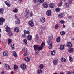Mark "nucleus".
I'll use <instances>...</instances> for the list:
<instances>
[{
  "label": "nucleus",
  "instance_id": "5701e85b",
  "mask_svg": "<svg viewBox=\"0 0 74 74\" xmlns=\"http://www.w3.org/2000/svg\"><path fill=\"white\" fill-rule=\"evenodd\" d=\"M40 21L42 23H44L45 21V19L44 18L42 17L40 18Z\"/></svg>",
  "mask_w": 74,
  "mask_h": 74
},
{
  "label": "nucleus",
  "instance_id": "f3484780",
  "mask_svg": "<svg viewBox=\"0 0 74 74\" xmlns=\"http://www.w3.org/2000/svg\"><path fill=\"white\" fill-rule=\"evenodd\" d=\"M24 60L27 62H29L30 61V58L28 57H26L24 58Z\"/></svg>",
  "mask_w": 74,
  "mask_h": 74
},
{
  "label": "nucleus",
  "instance_id": "680f3d73",
  "mask_svg": "<svg viewBox=\"0 0 74 74\" xmlns=\"http://www.w3.org/2000/svg\"><path fill=\"white\" fill-rule=\"evenodd\" d=\"M22 1V0H19L18 1L17 3H21V2Z\"/></svg>",
  "mask_w": 74,
  "mask_h": 74
},
{
  "label": "nucleus",
  "instance_id": "e433bc0d",
  "mask_svg": "<svg viewBox=\"0 0 74 74\" xmlns=\"http://www.w3.org/2000/svg\"><path fill=\"white\" fill-rule=\"evenodd\" d=\"M11 48L12 49V50H14V49H15V45L14 44H13V45H11Z\"/></svg>",
  "mask_w": 74,
  "mask_h": 74
},
{
  "label": "nucleus",
  "instance_id": "1a4fd4ad",
  "mask_svg": "<svg viewBox=\"0 0 74 74\" xmlns=\"http://www.w3.org/2000/svg\"><path fill=\"white\" fill-rule=\"evenodd\" d=\"M43 7L45 8H47L48 7V3L47 2H44L43 4Z\"/></svg>",
  "mask_w": 74,
  "mask_h": 74
},
{
  "label": "nucleus",
  "instance_id": "c85d7f7f",
  "mask_svg": "<svg viewBox=\"0 0 74 74\" xmlns=\"http://www.w3.org/2000/svg\"><path fill=\"white\" fill-rule=\"evenodd\" d=\"M69 59L70 62H72L73 61V59L72 58V57H71V56H69Z\"/></svg>",
  "mask_w": 74,
  "mask_h": 74
},
{
  "label": "nucleus",
  "instance_id": "58836bf2",
  "mask_svg": "<svg viewBox=\"0 0 74 74\" xmlns=\"http://www.w3.org/2000/svg\"><path fill=\"white\" fill-rule=\"evenodd\" d=\"M60 8H57L56 9V12H59L60 11Z\"/></svg>",
  "mask_w": 74,
  "mask_h": 74
},
{
  "label": "nucleus",
  "instance_id": "49530a36",
  "mask_svg": "<svg viewBox=\"0 0 74 74\" xmlns=\"http://www.w3.org/2000/svg\"><path fill=\"white\" fill-rule=\"evenodd\" d=\"M62 4H63V2H61L60 3L58 4V6L59 7H61L62 6Z\"/></svg>",
  "mask_w": 74,
  "mask_h": 74
},
{
  "label": "nucleus",
  "instance_id": "a19ab883",
  "mask_svg": "<svg viewBox=\"0 0 74 74\" xmlns=\"http://www.w3.org/2000/svg\"><path fill=\"white\" fill-rule=\"evenodd\" d=\"M60 23H61V24H63V25L65 23V22L64 21V20H62L60 21Z\"/></svg>",
  "mask_w": 74,
  "mask_h": 74
},
{
  "label": "nucleus",
  "instance_id": "2f4dec72",
  "mask_svg": "<svg viewBox=\"0 0 74 74\" xmlns=\"http://www.w3.org/2000/svg\"><path fill=\"white\" fill-rule=\"evenodd\" d=\"M65 5L66 7L68 8H69V7H70V5H69V4L67 3H65Z\"/></svg>",
  "mask_w": 74,
  "mask_h": 74
},
{
  "label": "nucleus",
  "instance_id": "b1692460",
  "mask_svg": "<svg viewBox=\"0 0 74 74\" xmlns=\"http://www.w3.org/2000/svg\"><path fill=\"white\" fill-rule=\"evenodd\" d=\"M15 23L16 25H18L20 23V19H17L16 20Z\"/></svg>",
  "mask_w": 74,
  "mask_h": 74
},
{
  "label": "nucleus",
  "instance_id": "4c0bfd02",
  "mask_svg": "<svg viewBox=\"0 0 74 74\" xmlns=\"http://www.w3.org/2000/svg\"><path fill=\"white\" fill-rule=\"evenodd\" d=\"M53 63L54 65H57V60H53Z\"/></svg>",
  "mask_w": 74,
  "mask_h": 74
},
{
  "label": "nucleus",
  "instance_id": "8fccbe9b",
  "mask_svg": "<svg viewBox=\"0 0 74 74\" xmlns=\"http://www.w3.org/2000/svg\"><path fill=\"white\" fill-rule=\"evenodd\" d=\"M49 46H48V48L49 49H51L52 47V45H49Z\"/></svg>",
  "mask_w": 74,
  "mask_h": 74
},
{
  "label": "nucleus",
  "instance_id": "2eb2a0df",
  "mask_svg": "<svg viewBox=\"0 0 74 74\" xmlns=\"http://www.w3.org/2000/svg\"><path fill=\"white\" fill-rule=\"evenodd\" d=\"M23 32H24V34H25V35L27 34H27H28V35H29V34H30V32L29 31H26V30H24Z\"/></svg>",
  "mask_w": 74,
  "mask_h": 74
},
{
  "label": "nucleus",
  "instance_id": "09e8293b",
  "mask_svg": "<svg viewBox=\"0 0 74 74\" xmlns=\"http://www.w3.org/2000/svg\"><path fill=\"white\" fill-rule=\"evenodd\" d=\"M8 34H9V36H12L13 34H12V33L11 32H10L8 33Z\"/></svg>",
  "mask_w": 74,
  "mask_h": 74
},
{
  "label": "nucleus",
  "instance_id": "a18cd8bd",
  "mask_svg": "<svg viewBox=\"0 0 74 74\" xmlns=\"http://www.w3.org/2000/svg\"><path fill=\"white\" fill-rule=\"evenodd\" d=\"M35 37L37 40H38V39H39V37H38V34H37L36 35Z\"/></svg>",
  "mask_w": 74,
  "mask_h": 74
},
{
  "label": "nucleus",
  "instance_id": "7c9ffc66",
  "mask_svg": "<svg viewBox=\"0 0 74 74\" xmlns=\"http://www.w3.org/2000/svg\"><path fill=\"white\" fill-rule=\"evenodd\" d=\"M43 49V47L41 46H40L39 47H38V51H40L41 50H42Z\"/></svg>",
  "mask_w": 74,
  "mask_h": 74
},
{
  "label": "nucleus",
  "instance_id": "79ce46f5",
  "mask_svg": "<svg viewBox=\"0 0 74 74\" xmlns=\"http://www.w3.org/2000/svg\"><path fill=\"white\" fill-rule=\"evenodd\" d=\"M13 11L15 13H17L18 12V9L16 8L15 10H13Z\"/></svg>",
  "mask_w": 74,
  "mask_h": 74
},
{
  "label": "nucleus",
  "instance_id": "c03bdc74",
  "mask_svg": "<svg viewBox=\"0 0 74 74\" xmlns=\"http://www.w3.org/2000/svg\"><path fill=\"white\" fill-rule=\"evenodd\" d=\"M68 1L69 4H71L73 2V0H68Z\"/></svg>",
  "mask_w": 74,
  "mask_h": 74
},
{
  "label": "nucleus",
  "instance_id": "603ef678",
  "mask_svg": "<svg viewBox=\"0 0 74 74\" xmlns=\"http://www.w3.org/2000/svg\"><path fill=\"white\" fill-rule=\"evenodd\" d=\"M41 46L42 47H44L45 46V43H44V42H43L41 43Z\"/></svg>",
  "mask_w": 74,
  "mask_h": 74
},
{
  "label": "nucleus",
  "instance_id": "20e7f679",
  "mask_svg": "<svg viewBox=\"0 0 74 74\" xmlns=\"http://www.w3.org/2000/svg\"><path fill=\"white\" fill-rule=\"evenodd\" d=\"M51 14V11L50 10H49L46 12V15L47 16H50Z\"/></svg>",
  "mask_w": 74,
  "mask_h": 74
},
{
  "label": "nucleus",
  "instance_id": "0e129e2a",
  "mask_svg": "<svg viewBox=\"0 0 74 74\" xmlns=\"http://www.w3.org/2000/svg\"><path fill=\"white\" fill-rule=\"evenodd\" d=\"M35 53H36H36L37 54H38V51H37V50H35Z\"/></svg>",
  "mask_w": 74,
  "mask_h": 74
},
{
  "label": "nucleus",
  "instance_id": "69168bd1",
  "mask_svg": "<svg viewBox=\"0 0 74 74\" xmlns=\"http://www.w3.org/2000/svg\"><path fill=\"white\" fill-rule=\"evenodd\" d=\"M5 73V72L2 71L1 72V74H4Z\"/></svg>",
  "mask_w": 74,
  "mask_h": 74
},
{
  "label": "nucleus",
  "instance_id": "774afa93",
  "mask_svg": "<svg viewBox=\"0 0 74 74\" xmlns=\"http://www.w3.org/2000/svg\"><path fill=\"white\" fill-rule=\"evenodd\" d=\"M72 27H73V28H74V23H73L72 24Z\"/></svg>",
  "mask_w": 74,
  "mask_h": 74
},
{
  "label": "nucleus",
  "instance_id": "9b49d317",
  "mask_svg": "<svg viewBox=\"0 0 74 74\" xmlns=\"http://www.w3.org/2000/svg\"><path fill=\"white\" fill-rule=\"evenodd\" d=\"M4 67L7 70H9L10 68V65L7 64H5V65Z\"/></svg>",
  "mask_w": 74,
  "mask_h": 74
},
{
  "label": "nucleus",
  "instance_id": "338daca9",
  "mask_svg": "<svg viewBox=\"0 0 74 74\" xmlns=\"http://www.w3.org/2000/svg\"><path fill=\"white\" fill-rule=\"evenodd\" d=\"M66 74H71V72H70V71H68L66 73Z\"/></svg>",
  "mask_w": 74,
  "mask_h": 74
},
{
  "label": "nucleus",
  "instance_id": "f257e3e1",
  "mask_svg": "<svg viewBox=\"0 0 74 74\" xmlns=\"http://www.w3.org/2000/svg\"><path fill=\"white\" fill-rule=\"evenodd\" d=\"M5 22V19L3 17H0V25L2 26L3 23Z\"/></svg>",
  "mask_w": 74,
  "mask_h": 74
},
{
  "label": "nucleus",
  "instance_id": "6e6552de",
  "mask_svg": "<svg viewBox=\"0 0 74 74\" xmlns=\"http://www.w3.org/2000/svg\"><path fill=\"white\" fill-rule=\"evenodd\" d=\"M66 45L68 48H70L72 47V44L70 42H68L66 44Z\"/></svg>",
  "mask_w": 74,
  "mask_h": 74
},
{
  "label": "nucleus",
  "instance_id": "72a5a7b5",
  "mask_svg": "<svg viewBox=\"0 0 74 74\" xmlns=\"http://www.w3.org/2000/svg\"><path fill=\"white\" fill-rule=\"evenodd\" d=\"M13 56L14 57H17V54L15 51H14L13 53Z\"/></svg>",
  "mask_w": 74,
  "mask_h": 74
},
{
  "label": "nucleus",
  "instance_id": "412c9836",
  "mask_svg": "<svg viewBox=\"0 0 74 74\" xmlns=\"http://www.w3.org/2000/svg\"><path fill=\"white\" fill-rule=\"evenodd\" d=\"M61 60L62 62H65L66 61V60L65 58L62 57L61 58Z\"/></svg>",
  "mask_w": 74,
  "mask_h": 74
},
{
  "label": "nucleus",
  "instance_id": "e2e57ef3",
  "mask_svg": "<svg viewBox=\"0 0 74 74\" xmlns=\"http://www.w3.org/2000/svg\"><path fill=\"white\" fill-rule=\"evenodd\" d=\"M68 18L69 19H72V18H73V17L71 16H69L68 17Z\"/></svg>",
  "mask_w": 74,
  "mask_h": 74
},
{
  "label": "nucleus",
  "instance_id": "ea45409f",
  "mask_svg": "<svg viewBox=\"0 0 74 74\" xmlns=\"http://www.w3.org/2000/svg\"><path fill=\"white\" fill-rule=\"evenodd\" d=\"M48 38L49 39V40H52L53 38V36L51 35L50 37H48Z\"/></svg>",
  "mask_w": 74,
  "mask_h": 74
},
{
  "label": "nucleus",
  "instance_id": "bb28decb",
  "mask_svg": "<svg viewBox=\"0 0 74 74\" xmlns=\"http://www.w3.org/2000/svg\"><path fill=\"white\" fill-rule=\"evenodd\" d=\"M37 73L38 74H41L42 73V70L40 69H38Z\"/></svg>",
  "mask_w": 74,
  "mask_h": 74
},
{
  "label": "nucleus",
  "instance_id": "3c124183",
  "mask_svg": "<svg viewBox=\"0 0 74 74\" xmlns=\"http://www.w3.org/2000/svg\"><path fill=\"white\" fill-rule=\"evenodd\" d=\"M26 12L27 13V14L29 15V13L30 12V11L29 10H27L26 11Z\"/></svg>",
  "mask_w": 74,
  "mask_h": 74
},
{
  "label": "nucleus",
  "instance_id": "c756f323",
  "mask_svg": "<svg viewBox=\"0 0 74 74\" xmlns=\"http://www.w3.org/2000/svg\"><path fill=\"white\" fill-rule=\"evenodd\" d=\"M12 42L11 41V40L10 39H8V44H11Z\"/></svg>",
  "mask_w": 74,
  "mask_h": 74
},
{
  "label": "nucleus",
  "instance_id": "39448f33",
  "mask_svg": "<svg viewBox=\"0 0 74 74\" xmlns=\"http://www.w3.org/2000/svg\"><path fill=\"white\" fill-rule=\"evenodd\" d=\"M20 67L22 70H25L26 68V65L25 64H21L20 65Z\"/></svg>",
  "mask_w": 74,
  "mask_h": 74
},
{
  "label": "nucleus",
  "instance_id": "6ab92c4d",
  "mask_svg": "<svg viewBox=\"0 0 74 74\" xmlns=\"http://www.w3.org/2000/svg\"><path fill=\"white\" fill-rule=\"evenodd\" d=\"M74 51V49L73 48H70L68 49V51L69 52V53H71V52H73Z\"/></svg>",
  "mask_w": 74,
  "mask_h": 74
},
{
  "label": "nucleus",
  "instance_id": "dca6fc26",
  "mask_svg": "<svg viewBox=\"0 0 74 74\" xmlns=\"http://www.w3.org/2000/svg\"><path fill=\"white\" fill-rule=\"evenodd\" d=\"M30 34L28 35L27 36V38L28 40L31 41H32V35H29Z\"/></svg>",
  "mask_w": 74,
  "mask_h": 74
},
{
  "label": "nucleus",
  "instance_id": "a211bd4d",
  "mask_svg": "<svg viewBox=\"0 0 74 74\" xmlns=\"http://www.w3.org/2000/svg\"><path fill=\"white\" fill-rule=\"evenodd\" d=\"M5 29H6V31L7 32H9L10 31V28L8 26L6 27Z\"/></svg>",
  "mask_w": 74,
  "mask_h": 74
},
{
  "label": "nucleus",
  "instance_id": "13d9d810",
  "mask_svg": "<svg viewBox=\"0 0 74 74\" xmlns=\"http://www.w3.org/2000/svg\"><path fill=\"white\" fill-rule=\"evenodd\" d=\"M25 19H27L28 18V14H27L25 16Z\"/></svg>",
  "mask_w": 74,
  "mask_h": 74
},
{
  "label": "nucleus",
  "instance_id": "393cba45",
  "mask_svg": "<svg viewBox=\"0 0 74 74\" xmlns=\"http://www.w3.org/2000/svg\"><path fill=\"white\" fill-rule=\"evenodd\" d=\"M53 3H50L49 4V7L50 8H53V5H54Z\"/></svg>",
  "mask_w": 74,
  "mask_h": 74
},
{
  "label": "nucleus",
  "instance_id": "052dcab7",
  "mask_svg": "<svg viewBox=\"0 0 74 74\" xmlns=\"http://www.w3.org/2000/svg\"><path fill=\"white\" fill-rule=\"evenodd\" d=\"M40 41H41V39H38V40H37V42H40Z\"/></svg>",
  "mask_w": 74,
  "mask_h": 74
},
{
  "label": "nucleus",
  "instance_id": "37998d69",
  "mask_svg": "<svg viewBox=\"0 0 74 74\" xmlns=\"http://www.w3.org/2000/svg\"><path fill=\"white\" fill-rule=\"evenodd\" d=\"M60 34L61 35H62V36L64 35V34H65V32L64 31L61 32Z\"/></svg>",
  "mask_w": 74,
  "mask_h": 74
},
{
  "label": "nucleus",
  "instance_id": "a878e982",
  "mask_svg": "<svg viewBox=\"0 0 74 74\" xmlns=\"http://www.w3.org/2000/svg\"><path fill=\"white\" fill-rule=\"evenodd\" d=\"M56 40L57 42H59L60 41V36L58 37L56 39Z\"/></svg>",
  "mask_w": 74,
  "mask_h": 74
},
{
  "label": "nucleus",
  "instance_id": "c9c22d12",
  "mask_svg": "<svg viewBox=\"0 0 74 74\" xmlns=\"http://www.w3.org/2000/svg\"><path fill=\"white\" fill-rule=\"evenodd\" d=\"M23 41L24 43L26 45H27V40L26 39H25L23 40Z\"/></svg>",
  "mask_w": 74,
  "mask_h": 74
},
{
  "label": "nucleus",
  "instance_id": "0eeeda50",
  "mask_svg": "<svg viewBox=\"0 0 74 74\" xmlns=\"http://www.w3.org/2000/svg\"><path fill=\"white\" fill-rule=\"evenodd\" d=\"M33 47L34 50H38V47H39V45H34Z\"/></svg>",
  "mask_w": 74,
  "mask_h": 74
},
{
  "label": "nucleus",
  "instance_id": "de8ad7c7",
  "mask_svg": "<svg viewBox=\"0 0 74 74\" xmlns=\"http://www.w3.org/2000/svg\"><path fill=\"white\" fill-rule=\"evenodd\" d=\"M38 1L40 3H42L44 1V0H38Z\"/></svg>",
  "mask_w": 74,
  "mask_h": 74
},
{
  "label": "nucleus",
  "instance_id": "6e6d98bb",
  "mask_svg": "<svg viewBox=\"0 0 74 74\" xmlns=\"http://www.w3.org/2000/svg\"><path fill=\"white\" fill-rule=\"evenodd\" d=\"M26 34H23L22 35V36L23 37H26Z\"/></svg>",
  "mask_w": 74,
  "mask_h": 74
},
{
  "label": "nucleus",
  "instance_id": "ddd939ff",
  "mask_svg": "<svg viewBox=\"0 0 74 74\" xmlns=\"http://www.w3.org/2000/svg\"><path fill=\"white\" fill-rule=\"evenodd\" d=\"M5 4L8 7H10L11 6V3H8L7 2V1H5Z\"/></svg>",
  "mask_w": 74,
  "mask_h": 74
},
{
  "label": "nucleus",
  "instance_id": "aec40b11",
  "mask_svg": "<svg viewBox=\"0 0 74 74\" xmlns=\"http://www.w3.org/2000/svg\"><path fill=\"white\" fill-rule=\"evenodd\" d=\"M64 48V46L63 45H61L60 47V50H63Z\"/></svg>",
  "mask_w": 74,
  "mask_h": 74
},
{
  "label": "nucleus",
  "instance_id": "4468645a",
  "mask_svg": "<svg viewBox=\"0 0 74 74\" xmlns=\"http://www.w3.org/2000/svg\"><path fill=\"white\" fill-rule=\"evenodd\" d=\"M13 69L15 71L16 70H18V66L16 64L14 65V66Z\"/></svg>",
  "mask_w": 74,
  "mask_h": 74
},
{
  "label": "nucleus",
  "instance_id": "423d86ee",
  "mask_svg": "<svg viewBox=\"0 0 74 74\" xmlns=\"http://www.w3.org/2000/svg\"><path fill=\"white\" fill-rule=\"evenodd\" d=\"M64 16H65L64 13H61L58 15V17H59L60 18H62Z\"/></svg>",
  "mask_w": 74,
  "mask_h": 74
},
{
  "label": "nucleus",
  "instance_id": "473e14b6",
  "mask_svg": "<svg viewBox=\"0 0 74 74\" xmlns=\"http://www.w3.org/2000/svg\"><path fill=\"white\" fill-rule=\"evenodd\" d=\"M39 68L40 69H43V68H44V65L42 64H40L39 65Z\"/></svg>",
  "mask_w": 74,
  "mask_h": 74
},
{
  "label": "nucleus",
  "instance_id": "cd10ccee",
  "mask_svg": "<svg viewBox=\"0 0 74 74\" xmlns=\"http://www.w3.org/2000/svg\"><path fill=\"white\" fill-rule=\"evenodd\" d=\"M4 10L3 8L0 9V13L1 14H3Z\"/></svg>",
  "mask_w": 74,
  "mask_h": 74
},
{
  "label": "nucleus",
  "instance_id": "9d476101",
  "mask_svg": "<svg viewBox=\"0 0 74 74\" xmlns=\"http://www.w3.org/2000/svg\"><path fill=\"white\" fill-rule=\"evenodd\" d=\"M14 31L16 33H18L19 32V27H16L14 29Z\"/></svg>",
  "mask_w": 74,
  "mask_h": 74
},
{
  "label": "nucleus",
  "instance_id": "f704fd0d",
  "mask_svg": "<svg viewBox=\"0 0 74 74\" xmlns=\"http://www.w3.org/2000/svg\"><path fill=\"white\" fill-rule=\"evenodd\" d=\"M51 55H55V51L53 50V51H51Z\"/></svg>",
  "mask_w": 74,
  "mask_h": 74
},
{
  "label": "nucleus",
  "instance_id": "4be33fe9",
  "mask_svg": "<svg viewBox=\"0 0 74 74\" xmlns=\"http://www.w3.org/2000/svg\"><path fill=\"white\" fill-rule=\"evenodd\" d=\"M48 45H52V41L50 40H48L47 41Z\"/></svg>",
  "mask_w": 74,
  "mask_h": 74
},
{
  "label": "nucleus",
  "instance_id": "f8f14e48",
  "mask_svg": "<svg viewBox=\"0 0 74 74\" xmlns=\"http://www.w3.org/2000/svg\"><path fill=\"white\" fill-rule=\"evenodd\" d=\"M8 51H5L3 52V55L5 56H8Z\"/></svg>",
  "mask_w": 74,
  "mask_h": 74
},
{
  "label": "nucleus",
  "instance_id": "7ed1b4c3",
  "mask_svg": "<svg viewBox=\"0 0 74 74\" xmlns=\"http://www.w3.org/2000/svg\"><path fill=\"white\" fill-rule=\"evenodd\" d=\"M28 24L31 27H33L34 26V23H33V19H31V21L29 22Z\"/></svg>",
  "mask_w": 74,
  "mask_h": 74
},
{
  "label": "nucleus",
  "instance_id": "f03ea898",
  "mask_svg": "<svg viewBox=\"0 0 74 74\" xmlns=\"http://www.w3.org/2000/svg\"><path fill=\"white\" fill-rule=\"evenodd\" d=\"M22 51H24V53L23 54L24 56H26L29 53V52L27 51V49L26 48H24L22 49Z\"/></svg>",
  "mask_w": 74,
  "mask_h": 74
},
{
  "label": "nucleus",
  "instance_id": "bf43d9fd",
  "mask_svg": "<svg viewBox=\"0 0 74 74\" xmlns=\"http://www.w3.org/2000/svg\"><path fill=\"white\" fill-rule=\"evenodd\" d=\"M33 1L35 3H37L38 2V0H33Z\"/></svg>",
  "mask_w": 74,
  "mask_h": 74
},
{
  "label": "nucleus",
  "instance_id": "864d4df0",
  "mask_svg": "<svg viewBox=\"0 0 74 74\" xmlns=\"http://www.w3.org/2000/svg\"><path fill=\"white\" fill-rule=\"evenodd\" d=\"M59 28V25L58 24H57L56 25L55 29H56Z\"/></svg>",
  "mask_w": 74,
  "mask_h": 74
},
{
  "label": "nucleus",
  "instance_id": "4d7b16f0",
  "mask_svg": "<svg viewBox=\"0 0 74 74\" xmlns=\"http://www.w3.org/2000/svg\"><path fill=\"white\" fill-rule=\"evenodd\" d=\"M33 15V13H32V12H31L30 14V17H32Z\"/></svg>",
  "mask_w": 74,
  "mask_h": 74
},
{
  "label": "nucleus",
  "instance_id": "5fc2aeb1",
  "mask_svg": "<svg viewBox=\"0 0 74 74\" xmlns=\"http://www.w3.org/2000/svg\"><path fill=\"white\" fill-rule=\"evenodd\" d=\"M14 17L16 19H18V16H17L16 15V14H15V15H14Z\"/></svg>",
  "mask_w": 74,
  "mask_h": 74
}]
</instances>
